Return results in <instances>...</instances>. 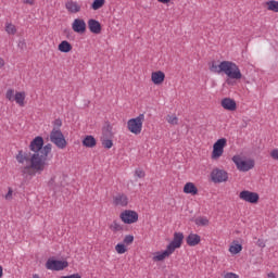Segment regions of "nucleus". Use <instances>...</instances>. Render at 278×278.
I'll return each mask as SVG.
<instances>
[{"instance_id": "f257e3e1", "label": "nucleus", "mask_w": 278, "mask_h": 278, "mask_svg": "<svg viewBox=\"0 0 278 278\" xmlns=\"http://www.w3.org/2000/svg\"><path fill=\"white\" fill-rule=\"evenodd\" d=\"M29 149L33 153L20 150L15 157L18 164L29 162L28 165L22 168V175H29L30 177H34L36 173L40 174L47 167V157H49V153H51L53 146L51 143L45 146V139L38 136L33 139L29 144Z\"/></svg>"}, {"instance_id": "f03ea898", "label": "nucleus", "mask_w": 278, "mask_h": 278, "mask_svg": "<svg viewBox=\"0 0 278 278\" xmlns=\"http://www.w3.org/2000/svg\"><path fill=\"white\" fill-rule=\"evenodd\" d=\"M210 71L212 73H217L218 75H220V73H225L229 79H242V72H240V67L230 61H223L218 65L213 61L211 63Z\"/></svg>"}, {"instance_id": "7ed1b4c3", "label": "nucleus", "mask_w": 278, "mask_h": 278, "mask_svg": "<svg viewBox=\"0 0 278 278\" xmlns=\"http://www.w3.org/2000/svg\"><path fill=\"white\" fill-rule=\"evenodd\" d=\"M142 123H144V114H139V116L131 118L127 122V128L130 134L138 136L142 134Z\"/></svg>"}, {"instance_id": "20e7f679", "label": "nucleus", "mask_w": 278, "mask_h": 278, "mask_svg": "<svg viewBox=\"0 0 278 278\" xmlns=\"http://www.w3.org/2000/svg\"><path fill=\"white\" fill-rule=\"evenodd\" d=\"M232 162L233 164H236L238 170H240L241 173H249V170H251L252 168H255V161L253 160L244 161L242 160V157H240V155H235L232 157Z\"/></svg>"}, {"instance_id": "39448f33", "label": "nucleus", "mask_w": 278, "mask_h": 278, "mask_svg": "<svg viewBox=\"0 0 278 278\" xmlns=\"http://www.w3.org/2000/svg\"><path fill=\"white\" fill-rule=\"evenodd\" d=\"M50 142L55 144L58 149H66V139L64 138V134L62 130L53 128L50 132Z\"/></svg>"}, {"instance_id": "423d86ee", "label": "nucleus", "mask_w": 278, "mask_h": 278, "mask_svg": "<svg viewBox=\"0 0 278 278\" xmlns=\"http://www.w3.org/2000/svg\"><path fill=\"white\" fill-rule=\"evenodd\" d=\"M225 147H227V139H218L213 144L212 160H218L225 153Z\"/></svg>"}, {"instance_id": "0eeeda50", "label": "nucleus", "mask_w": 278, "mask_h": 278, "mask_svg": "<svg viewBox=\"0 0 278 278\" xmlns=\"http://www.w3.org/2000/svg\"><path fill=\"white\" fill-rule=\"evenodd\" d=\"M213 184H223L229 179V174L225 169L214 168L211 173Z\"/></svg>"}, {"instance_id": "6e6552de", "label": "nucleus", "mask_w": 278, "mask_h": 278, "mask_svg": "<svg viewBox=\"0 0 278 278\" xmlns=\"http://www.w3.org/2000/svg\"><path fill=\"white\" fill-rule=\"evenodd\" d=\"M46 268L47 270H64V268H68V262L49 258L46 262Z\"/></svg>"}, {"instance_id": "1a4fd4ad", "label": "nucleus", "mask_w": 278, "mask_h": 278, "mask_svg": "<svg viewBox=\"0 0 278 278\" xmlns=\"http://www.w3.org/2000/svg\"><path fill=\"white\" fill-rule=\"evenodd\" d=\"M239 198L241 201H245L247 203L255 204L257 201H260V194L257 192L243 190L240 192Z\"/></svg>"}, {"instance_id": "9d476101", "label": "nucleus", "mask_w": 278, "mask_h": 278, "mask_svg": "<svg viewBox=\"0 0 278 278\" xmlns=\"http://www.w3.org/2000/svg\"><path fill=\"white\" fill-rule=\"evenodd\" d=\"M119 218L125 225H134V223H138V214L136 211H125L121 213Z\"/></svg>"}, {"instance_id": "9b49d317", "label": "nucleus", "mask_w": 278, "mask_h": 278, "mask_svg": "<svg viewBox=\"0 0 278 278\" xmlns=\"http://www.w3.org/2000/svg\"><path fill=\"white\" fill-rule=\"evenodd\" d=\"M184 242V232H175L172 242L167 245L172 253H175V249H180Z\"/></svg>"}, {"instance_id": "f8f14e48", "label": "nucleus", "mask_w": 278, "mask_h": 278, "mask_svg": "<svg viewBox=\"0 0 278 278\" xmlns=\"http://www.w3.org/2000/svg\"><path fill=\"white\" fill-rule=\"evenodd\" d=\"M72 29L76 34H85L86 33V22L83 18L74 20L72 24Z\"/></svg>"}, {"instance_id": "ddd939ff", "label": "nucleus", "mask_w": 278, "mask_h": 278, "mask_svg": "<svg viewBox=\"0 0 278 278\" xmlns=\"http://www.w3.org/2000/svg\"><path fill=\"white\" fill-rule=\"evenodd\" d=\"M222 108H224V110H228V112H236L238 105L236 104V100L231 98H224L222 100Z\"/></svg>"}, {"instance_id": "4468645a", "label": "nucleus", "mask_w": 278, "mask_h": 278, "mask_svg": "<svg viewBox=\"0 0 278 278\" xmlns=\"http://www.w3.org/2000/svg\"><path fill=\"white\" fill-rule=\"evenodd\" d=\"M65 8L67 12H71L72 14H77V12H81V5L73 0L67 1L65 3Z\"/></svg>"}, {"instance_id": "2eb2a0df", "label": "nucleus", "mask_w": 278, "mask_h": 278, "mask_svg": "<svg viewBox=\"0 0 278 278\" xmlns=\"http://www.w3.org/2000/svg\"><path fill=\"white\" fill-rule=\"evenodd\" d=\"M88 28L91 34H101V23H99L97 20H89Z\"/></svg>"}, {"instance_id": "dca6fc26", "label": "nucleus", "mask_w": 278, "mask_h": 278, "mask_svg": "<svg viewBox=\"0 0 278 278\" xmlns=\"http://www.w3.org/2000/svg\"><path fill=\"white\" fill-rule=\"evenodd\" d=\"M170 255H173V251L166 248L163 252H156L153 260L154 262H164V260H166V257H170Z\"/></svg>"}, {"instance_id": "f3484780", "label": "nucleus", "mask_w": 278, "mask_h": 278, "mask_svg": "<svg viewBox=\"0 0 278 278\" xmlns=\"http://www.w3.org/2000/svg\"><path fill=\"white\" fill-rule=\"evenodd\" d=\"M165 78H166V75L162 71L152 73V81L156 86H160V84H163Z\"/></svg>"}, {"instance_id": "a211bd4d", "label": "nucleus", "mask_w": 278, "mask_h": 278, "mask_svg": "<svg viewBox=\"0 0 278 278\" xmlns=\"http://www.w3.org/2000/svg\"><path fill=\"white\" fill-rule=\"evenodd\" d=\"M186 240L189 247H197V244L201 242V236L197 233H190Z\"/></svg>"}, {"instance_id": "6ab92c4d", "label": "nucleus", "mask_w": 278, "mask_h": 278, "mask_svg": "<svg viewBox=\"0 0 278 278\" xmlns=\"http://www.w3.org/2000/svg\"><path fill=\"white\" fill-rule=\"evenodd\" d=\"M185 194H199V189L192 182H187L184 187Z\"/></svg>"}, {"instance_id": "aec40b11", "label": "nucleus", "mask_w": 278, "mask_h": 278, "mask_svg": "<svg viewBox=\"0 0 278 278\" xmlns=\"http://www.w3.org/2000/svg\"><path fill=\"white\" fill-rule=\"evenodd\" d=\"M114 203L116 205H121L122 207H125L128 203V199L127 195L125 194H117L116 197H114Z\"/></svg>"}, {"instance_id": "412c9836", "label": "nucleus", "mask_w": 278, "mask_h": 278, "mask_svg": "<svg viewBox=\"0 0 278 278\" xmlns=\"http://www.w3.org/2000/svg\"><path fill=\"white\" fill-rule=\"evenodd\" d=\"M59 51H61V53H70V51H73V46L71 42L64 40L59 45Z\"/></svg>"}, {"instance_id": "4be33fe9", "label": "nucleus", "mask_w": 278, "mask_h": 278, "mask_svg": "<svg viewBox=\"0 0 278 278\" xmlns=\"http://www.w3.org/2000/svg\"><path fill=\"white\" fill-rule=\"evenodd\" d=\"M83 144H84V147L92 149V147H97V139H94V137H92V136H87L83 140Z\"/></svg>"}, {"instance_id": "5701e85b", "label": "nucleus", "mask_w": 278, "mask_h": 278, "mask_svg": "<svg viewBox=\"0 0 278 278\" xmlns=\"http://www.w3.org/2000/svg\"><path fill=\"white\" fill-rule=\"evenodd\" d=\"M13 101H15V103H17V105L23 108V105H25V92H23V91L16 92Z\"/></svg>"}, {"instance_id": "b1692460", "label": "nucleus", "mask_w": 278, "mask_h": 278, "mask_svg": "<svg viewBox=\"0 0 278 278\" xmlns=\"http://www.w3.org/2000/svg\"><path fill=\"white\" fill-rule=\"evenodd\" d=\"M102 134H103L104 138H112L114 136V132H112V125L106 124L102 128Z\"/></svg>"}, {"instance_id": "393cba45", "label": "nucleus", "mask_w": 278, "mask_h": 278, "mask_svg": "<svg viewBox=\"0 0 278 278\" xmlns=\"http://www.w3.org/2000/svg\"><path fill=\"white\" fill-rule=\"evenodd\" d=\"M49 188H52V190L58 191V188H60L62 185L60 181H58V177H52L48 182Z\"/></svg>"}, {"instance_id": "a878e982", "label": "nucleus", "mask_w": 278, "mask_h": 278, "mask_svg": "<svg viewBox=\"0 0 278 278\" xmlns=\"http://www.w3.org/2000/svg\"><path fill=\"white\" fill-rule=\"evenodd\" d=\"M267 10L270 12H277L278 13V1L269 0L266 2Z\"/></svg>"}, {"instance_id": "bb28decb", "label": "nucleus", "mask_w": 278, "mask_h": 278, "mask_svg": "<svg viewBox=\"0 0 278 278\" xmlns=\"http://www.w3.org/2000/svg\"><path fill=\"white\" fill-rule=\"evenodd\" d=\"M229 251L232 253V255H238V253L242 251V244L233 242V244L230 245Z\"/></svg>"}, {"instance_id": "cd10ccee", "label": "nucleus", "mask_w": 278, "mask_h": 278, "mask_svg": "<svg viewBox=\"0 0 278 278\" xmlns=\"http://www.w3.org/2000/svg\"><path fill=\"white\" fill-rule=\"evenodd\" d=\"M195 225H198L199 227H206V225H210V220L207 219V217H198L195 219Z\"/></svg>"}, {"instance_id": "c85d7f7f", "label": "nucleus", "mask_w": 278, "mask_h": 278, "mask_svg": "<svg viewBox=\"0 0 278 278\" xmlns=\"http://www.w3.org/2000/svg\"><path fill=\"white\" fill-rule=\"evenodd\" d=\"M105 5V0H94L91 4L92 10H101Z\"/></svg>"}, {"instance_id": "c756f323", "label": "nucleus", "mask_w": 278, "mask_h": 278, "mask_svg": "<svg viewBox=\"0 0 278 278\" xmlns=\"http://www.w3.org/2000/svg\"><path fill=\"white\" fill-rule=\"evenodd\" d=\"M110 229L115 232L123 231V226L118 222L114 220L113 224H111Z\"/></svg>"}, {"instance_id": "7c9ffc66", "label": "nucleus", "mask_w": 278, "mask_h": 278, "mask_svg": "<svg viewBox=\"0 0 278 278\" xmlns=\"http://www.w3.org/2000/svg\"><path fill=\"white\" fill-rule=\"evenodd\" d=\"M166 121L169 125H177L179 123V118L176 115H167Z\"/></svg>"}, {"instance_id": "2f4dec72", "label": "nucleus", "mask_w": 278, "mask_h": 278, "mask_svg": "<svg viewBox=\"0 0 278 278\" xmlns=\"http://www.w3.org/2000/svg\"><path fill=\"white\" fill-rule=\"evenodd\" d=\"M115 251L119 255H123V253H127V248H125V244L118 243L117 245H115Z\"/></svg>"}, {"instance_id": "473e14b6", "label": "nucleus", "mask_w": 278, "mask_h": 278, "mask_svg": "<svg viewBox=\"0 0 278 278\" xmlns=\"http://www.w3.org/2000/svg\"><path fill=\"white\" fill-rule=\"evenodd\" d=\"M5 31L9 33L11 36H14V34H16V26H14L13 24H7Z\"/></svg>"}, {"instance_id": "72a5a7b5", "label": "nucleus", "mask_w": 278, "mask_h": 278, "mask_svg": "<svg viewBox=\"0 0 278 278\" xmlns=\"http://www.w3.org/2000/svg\"><path fill=\"white\" fill-rule=\"evenodd\" d=\"M102 147H104V149H112V147H114V143L111 139L106 138L102 140Z\"/></svg>"}, {"instance_id": "f704fd0d", "label": "nucleus", "mask_w": 278, "mask_h": 278, "mask_svg": "<svg viewBox=\"0 0 278 278\" xmlns=\"http://www.w3.org/2000/svg\"><path fill=\"white\" fill-rule=\"evenodd\" d=\"M5 97H7V99H8L9 101H14V90H13V89H9V90L7 91Z\"/></svg>"}, {"instance_id": "c9c22d12", "label": "nucleus", "mask_w": 278, "mask_h": 278, "mask_svg": "<svg viewBox=\"0 0 278 278\" xmlns=\"http://www.w3.org/2000/svg\"><path fill=\"white\" fill-rule=\"evenodd\" d=\"M132 243H134V236L127 235V236L124 238V244H132Z\"/></svg>"}, {"instance_id": "e433bc0d", "label": "nucleus", "mask_w": 278, "mask_h": 278, "mask_svg": "<svg viewBox=\"0 0 278 278\" xmlns=\"http://www.w3.org/2000/svg\"><path fill=\"white\" fill-rule=\"evenodd\" d=\"M135 175L136 177H139V179H142L144 177V170L136 169Z\"/></svg>"}, {"instance_id": "4c0bfd02", "label": "nucleus", "mask_w": 278, "mask_h": 278, "mask_svg": "<svg viewBox=\"0 0 278 278\" xmlns=\"http://www.w3.org/2000/svg\"><path fill=\"white\" fill-rule=\"evenodd\" d=\"M256 245L260 247V249H264L266 247V242L263 239H258L256 241Z\"/></svg>"}, {"instance_id": "58836bf2", "label": "nucleus", "mask_w": 278, "mask_h": 278, "mask_svg": "<svg viewBox=\"0 0 278 278\" xmlns=\"http://www.w3.org/2000/svg\"><path fill=\"white\" fill-rule=\"evenodd\" d=\"M53 125H54V129H55V127H56L58 129H60V127H62V119H55V121L53 122Z\"/></svg>"}, {"instance_id": "ea45409f", "label": "nucleus", "mask_w": 278, "mask_h": 278, "mask_svg": "<svg viewBox=\"0 0 278 278\" xmlns=\"http://www.w3.org/2000/svg\"><path fill=\"white\" fill-rule=\"evenodd\" d=\"M224 278H240L238 275L233 274V273H227Z\"/></svg>"}, {"instance_id": "a19ab883", "label": "nucleus", "mask_w": 278, "mask_h": 278, "mask_svg": "<svg viewBox=\"0 0 278 278\" xmlns=\"http://www.w3.org/2000/svg\"><path fill=\"white\" fill-rule=\"evenodd\" d=\"M61 278H81V275H79V274H72L70 276H62Z\"/></svg>"}, {"instance_id": "79ce46f5", "label": "nucleus", "mask_w": 278, "mask_h": 278, "mask_svg": "<svg viewBox=\"0 0 278 278\" xmlns=\"http://www.w3.org/2000/svg\"><path fill=\"white\" fill-rule=\"evenodd\" d=\"M273 160H278V150H273L271 153H270Z\"/></svg>"}, {"instance_id": "37998d69", "label": "nucleus", "mask_w": 278, "mask_h": 278, "mask_svg": "<svg viewBox=\"0 0 278 278\" xmlns=\"http://www.w3.org/2000/svg\"><path fill=\"white\" fill-rule=\"evenodd\" d=\"M12 192H13L12 189H9L8 193L5 194L7 200L12 199Z\"/></svg>"}, {"instance_id": "c03bdc74", "label": "nucleus", "mask_w": 278, "mask_h": 278, "mask_svg": "<svg viewBox=\"0 0 278 278\" xmlns=\"http://www.w3.org/2000/svg\"><path fill=\"white\" fill-rule=\"evenodd\" d=\"M23 3L27 5H34V0H23Z\"/></svg>"}, {"instance_id": "a18cd8bd", "label": "nucleus", "mask_w": 278, "mask_h": 278, "mask_svg": "<svg viewBox=\"0 0 278 278\" xmlns=\"http://www.w3.org/2000/svg\"><path fill=\"white\" fill-rule=\"evenodd\" d=\"M3 66H5V61L0 58V68H3Z\"/></svg>"}, {"instance_id": "49530a36", "label": "nucleus", "mask_w": 278, "mask_h": 278, "mask_svg": "<svg viewBox=\"0 0 278 278\" xmlns=\"http://www.w3.org/2000/svg\"><path fill=\"white\" fill-rule=\"evenodd\" d=\"M157 1H159V3H164V4L170 3V0H157Z\"/></svg>"}, {"instance_id": "de8ad7c7", "label": "nucleus", "mask_w": 278, "mask_h": 278, "mask_svg": "<svg viewBox=\"0 0 278 278\" xmlns=\"http://www.w3.org/2000/svg\"><path fill=\"white\" fill-rule=\"evenodd\" d=\"M3 277V267L0 265V278Z\"/></svg>"}, {"instance_id": "09e8293b", "label": "nucleus", "mask_w": 278, "mask_h": 278, "mask_svg": "<svg viewBox=\"0 0 278 278\" xmlns=\"http://www.w3.org/2000/svg\"><path fill=\"white\" fill-rule=\"evenodd\" d=\"M267 277H268V278H275V273H269V274L267 275Z\"/></svg>"}, {"instance_id": "8fccbe9b", "label": "nucleus", "mask_w": 278, "mask_h": 278, "mask_svg": "<svg viewBox=\"0 0 278 278\" xmlns=\"http://www.w3.org/2000/svg\"><path fill=\"white\" fill-rule=\"evenodd\" d=\"M226 84H228V86H230L231 79L228 78V79L226 80Z\"/></svg>"}, {"instance_id": "3c124183", "label": "nucleus", "mask_w": 278, "mask_h": 278, "mask_svg": "<svg viewBox=\"0 0 278 278\" xmlns=\"http://www.w3.org/2000/svg\"><path fill=\"white\" fill-rule=\"evenodd\" d=\"M24 45H25V42L20 41L18 47H23Z\"/></svg>"}, {"instance_id": "603ef678", "label": "nucleus", "mask_w": 278, "mask_h": 278, "mask_svg": "<svg viewBox=\"0 0 278 278\" xmlns=\"http://www.w3.org/2000/svg\"><path fill=\"white\" fill-rule=\"evenodd\" d=\"M33 278H40V277H38V275H35Z\"/></svg>"}]
</instances>
